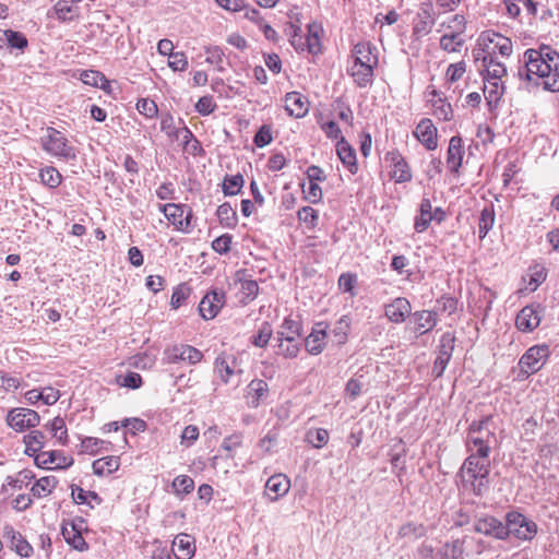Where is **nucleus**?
I'll return each mask as SVG.
<instances>
[{
    "label": "nucleus",
    "mask_w": 559,
    "mask_h": 559,
    "mask_svg": "<svg viewBox=\"0 0 559 559\" xmlns=\"http://www.w3.org/2000/svg\"><path fill=\"white\" fill-rule=\"evenodd\" d=\"M518 75L545 91L559 92V52L548 45L526 49Z\"/></svg>",
    "instance_id": "1"
},
{
    "label": "nucleus",
    "mask_w": 559,
    "mask_h": 559,
    "mask_svg": "<svg viewBox=\"0 0 559 559\" xmlns=\"http://www.w3.org/2000/svg\"><path fill=\"white\" fill-rule=\"evenodd\" d=\"M378 63L377 47L370 41H360L350 51L347 73L358 87L365 88L373 82Z\"/></svg>",
    "instance_id": "2"
},
{
    "label": "nucleus",
    "mask_w": 559,
    "mask_h": 559,
    "mask_svg": "<svg viewBox=\"0 0 559 559\" xmlns=\"http://www.w3.org/2000/svg\"><path fill=\"white\" fill-rule=\"evenodd\" d=\"M490 468V462L466 457L459 471L463 487L477 497L483 496L489 489Z\"/></svg>",
    "instance_id": "3"
},
{
    "label": "nucleus",
    "mask_w": 559,
    "mask_h": 559,
    "mask_svg": "<svg viewBox=\"0 0 559 559\" xmlns=\"http://www.w3.org/2000/svg\"><path fill=\"white\" fill-rule=\"evenodd\" d=\"M43 151L59 160L70 162L76 158V148L70 143L66 134L56 128L48 127L39 139Z\"/></svg>",
    "instance_id": "4"
},
{
    "label": "nucleus",
    "mask_w": 559,
    "mask_h": 559,
    "mask_svg": "<svg viewBox=\"0 0 559 559\" xmlns=\"http://www.w3.org/2000/svg\"><path fill=\"white\" fill-rule=\"evenodd\" d=\"M549 354L550 350L546 344L530 347L519 360L521 379H527L531 374L539 371Z\"/></svg>",
    "instance_id": "5"
},
{
    "label": "nucleus",
    "mask_w": 559,
    "mask_h": 559,
    "mask_svg": "<svg viewBox=\"0 0 559 559\" xmlns=\"http://www.w3.org/2000/svg\"><path fill=\"white\" fill-rule=\"evenodd\" d=\"M504 528H507V537L513 535L522 540H530L537 533L536 523L515 511L507 513Z\"/></svg>",
    "instance_id": "6"
},
{
    "label": "nucleus",
    "mask_w": 559,
    "mask_h": 559,
    "mask_svg": "<svg viewBox=\"0 0 559 559\" xmlns=\"http://www.w3.org/2000/svg\"><path fill=\"white\" fill-rule=\"evenodd\" d=\"M230 287L237 289L235 297L240 306H247L259 295V284L247 276V270L241 269L235 273Z\"/></svg>",
    "instance_id": "7"
},
{
    "label": "nucleus",
    "mask_w": 559,
    "mask_h": 559,
    "mask_svg": "<svg viewBox=\"0 0 559 559\" xmlns=\"http://www.w3.org/2000/svg\"><path fill=\"white\" fill-rule=\"evenodd\" d=\"M159 211L177 230L189 234L192 230V210L187 204H159Z\"/></svg>",
    "instance_id": "8"
},
{
    "label": "nucleus",
    "mask_w": 559,
    "mask_h": 559,
    "mask_svg": "<svg viewBox=\"0 0 559 559\" xmlns=\"http://www.w3.org/2000/svg\"><path fill=\"white\" fill-rule=\"evenodd\" d=\"M203 359L201 350L188 344H175L168 346L164 350V360L167 364H178L187 361L190 365H195Z\"/></svg>",
    "instance_id": "9"
},
{
    "label": "nucleus",
    "mask_w": 559,
    "mask_h": 559,
    "mask_svg": "<svg viewBox=\"0 0 559 559\" xmlns=\"http://www.w3.org/2000/svg\"><path fill=\"white\" fill-rule=\"evenodd\" d=\"M39 414L31 408H12L7 415V424L17 432H22L28 428H34L39 425Z\"/></svg>",
    "instance_id": "10"
},
{
    "label": "nucleus",
    "mask_w": 559,
    "mask_h": 559,
    "mask_svg": "<svg viewBox=\"0 0 559 559\" xmlns=\"http://www.w3.org/2000/svg\"><path fill=\"white\" fill-rule=\"evenodd\" d=\"M226 302V295L223 289L213 288L209 290L199 304V313L202 319L209 321L217 317Z\"/></svg>",
    "instance_id": "11"
},
{
    "label": "nucleus",
    "mask_w": 559,
    "mask_h": 559,
    "mask_svg": "<svg viewBox=\"0 0 559 559\" xmlns=\"http://www.w3.org/2000/svg\"><path fill=\"white\" fill-rule=\"evenodd\" d=\"M455 335L452 332H444L438 345V354L433 362L432 374L435 378L442 377L454 350Z\"/></svg>",
    "instance_id": "12"
},
{
    "label": "nucleus",
    "mask_w": 559,
    "mask_h": 559,
    "mask_svg": "<svg viewBox=\"0 0 559 559\" xmlns=\"http://www.w3.org/2000/svg\"><path fill=\"white\" fill-rule=\"evenodd\" d=\"M544 310L545 308L538 302L523 307L515 319L516 329L523 333L533 332L540 324Z\"/></svg>",
    "instance_id": "13"
},
{
    "label": "nucleus",
    "mask_w": 559,
    "mask_h": 559,
    "mask_svg": "<svg viewBox=\"0 0 559 559\" xmlns=\"http://www.w3.org/2000/svg\"><path fill=\"white\" fill-rule=\"evenodd\" d=\"M35 464L44 469H67L74 464V459L61 450H51L36 454Z\"/></svg>",
    "instance_id": "14"
},
{
    "label": "nucleus",
    "mask_w": 559,
    "mask_h": 559,
    "mask_svg": "<svg viewBox=\"0 0 559 559\" xmlns=\"http://www.w3.org/2000/svg\"><path fill=\"white\" fill-rule=\"evenodd\" d=\"M384 160L392 168L390 176L396 183H405L412 180L411 167L399 150L386 152Z\"/></svg>",
    "instance_id": "15"
},
{
    "label": "nucleus",
    "mask_w": 559,
    "mask_h": 559,
    "mask_svg": "<svg viewBox=\"0 0 559 559\" xmlns=\"http://www.w3.org/2000/svg\"><path fill=\"white\" fill-rule=\"evenodd\" d=\"M436 15L431 3H423L417 12L412 27V36L415 39H420L427 36L435 26Z\"/></svg>",
    "instance_id": "16"
},
{
    "label": "nucleus",
    "mask_w": 559,
    "mask_h": 559,
    "mask_svg": "<svg viewBox=\"0 0 559 559\" xmlns=\"http://www.w3.org/2000/svg\"><path fill=\"white\" fill-rule=\"evenodd\" d=\"M329 324L325 321L316 322L310 334L305 338L306 350L313 356L321 354L326 345Z\"/></svg>",
    "instance_id": "17"
},
{
    "label": "nucleus",
    "mask_w": 559,
    "mask_h": 559,
    "mask_svg": "<svg viewBox=\"0 0 559 559\" xmlns=\"http://www.w3.org/2000/svg\"><path fill=\"white\" fill-rule=\"evenodd\" d=\"M504 523L492 515H484L475 520L474 531L476 533L493 537L500 540L507 538Z\"/></svg>",
    "instance_id": "18"
},
{
    "label": "nucleus",
    "mask_w": 559,
    "mask_h": 559,
    "mask_svg": "<svg viewBox=\"0 0 559 559\" xmlns=\"http://www.w3.org/2000/svg\"><path fill=\"white\" fill-rule=\"evenodd\" d=\"M3 538L9 543L10 548L22 558L32 557L34 549L26 538L12 525H5L2 532Z\"/></svg>",
    "instance_id": "19"
},
{
    "label": "nucleus",
    "mask_w": 559,
    "mask_h": 559,
    "mask_svg": "<svg viewBox=\"0 0 559 559\" xmlns=\"http://www.w3.org/2000/svg\"><path fill=\"white\" fill-rule=\"evenodd\" d=\"M412 305L405 297H396L391 302L384 305L385 318L394 323L401 324L411 316Z\"/></svg>",
    "instance_id": "20"
},
{
    "label": "nucleus",
    "mask_w": 559,
    "mask_h": 559,
    "mask_svg": "<svg viewBox=\"0 0 559 559\" xmlns=\"http://www.w3.org/2000/svg\"><path fill=\"white\" fill-rule=\"evenodd\" d=\"M414 136L428 150L433 151L438 146V131L432 120L423 118L414 131Z\"/></svg>",
    "instance_id": "21"
},
{
    "label": "nucleus",
    "mask_w": 559,
    "mask_h": 559,
    "mask_svg": "<svg viewBox=\"0 0 559 559\" xmlns=\"http://www.w3.org/2000/svg\"><path fill=\"white\" fill-rule=\"evenodd\" d=\"M411 322L414 323V332L423 335L433 330L438 324V311L435 310H418L411 312Z\"/></svg>",
    "instance_id": "22"
},
{
    "label": "nucleus",
    "mask_w": 559,
    "mask_h": 559,
    "mask_svg": "<svg viewBox=\"0 0 559 559\" xmlns=\"http://www.w3.org/2000/svg\"><path fill=\"white\" fill-rule=\"evenodd\" d=\"M284 107L294 118H304L309 111V100L299 92H288L284 97Z\"/></svg>",
    "instance_id": "23"
},
{
    "label": "nucleus",
    "mask_w": 559,
    "mask_h": 559,
    "mask_svg": "<svg viewBox=\"0 0 559 559\" xmlns=\"http://www.w3.org/2000/svg\"><path fill=\"white\" fill-rule=\"evenodd\" d=\"M463 140L459 135H454L449 141L447 152V166L452 174L457 175L463 160Z\"/></svg>",
    "instance_id": "24"
},
{
    "label": "nucleus",
    "mask_w": 559,
    "mask_h": 559,
    "mask_svg": "<svg viewBox=\"0 0 559 559\" xmlns=\"http://www.w3.org/2000/svg\"><path fill=\"white\" fill-rule=\"evenodd\" d=\"M237 360L234 355L219 354L214 361V372L225 384L236 373Z\"/></svg>",
    "instance_id": "25"
},
{
    "label": "nucleus",
    "mask_w": 559,
    "mask_h": 559,
    "mask_svg": "<svg viewBox=\"0 0 559 559\" xmlns=\"http://www.w3.org/2000/svg\"><path fill=\"white\" fill-rule=\"evenodd\" d=\"M302 322L301 320L287 316L284 318L280 330L276 332V341H294L298 340L302 335Z\"/></svg>",
    "instance_id": "26"
},
{
    "label": "nucleus",
    "mask_w": 559,
    "mask_h": 559,
    "mask_svg": "<svg viewBox=\"0 0 559 559\" xmlns=\"http://www.w3.org/2000/svg\"><path fill=\"white\" fill-rule=\"evenodd\" d=\"M481 62L484 67V71L486 74L484 75V81L487 82V79H490L492 82H501V79L507 74V68L504 63L497 61L495 56L490 52H487L481 57Z\"/></svg>",
    "instance_id": "27"
},
{
    "label": "nucleus",
    "mask_w": 559,
    "mask_h": 559,
    "mask_svg": "<svg viewBox=\"0 0 559 559\" xmlns=\"http://www.w3.org/2000/svg\"><path fill=\"white\" fill-rule=\"evenodd\" d=\"M171 551L176 559H191L195 552L194 539L188 534L177 535Z\"/></svg>",
    "instance_id": "28"
},
{
    "label": "nucleus",
    "mask_w": 559,
    "mask_h": 559,
    "mask_svg": "<svg viewBox=\"0 0 559 559\" xmlns=\"http://www.w3.org/2000/svg\"><path fill=\"white\" fill-rule=\"evenodd\" d=\"M81 530V526H78L75 523L66 524L61 527V534L64 540L75 550L85 551L88 549V545L83 538Z\"/></svg>",
    "instance_id": "29"
},
{
    "label": "nucleus",
    "mask_w": 559,
    "mask_h": 559,
    "mask_svg": "<svg viewBox=\"0 0 559 559\" xmlns=\"http://www.w3.org/2000/svg\"><path fill=\"white\" fill-rule=\"evenodd\" d=\"M489 421V416H486L480 420H473L468 426L466 438L497 441L495 432L488 428Z\"/></svg>",
    "instance_id": "30"
},
{
    "label": "nucleus",
    "mask_w": 559,
    "mask_h": 559,
    "mask_svg": "<svg viewBox=\"0 0 559 559\" xmlns=\"http://www.w3.org/2000/svg\"><path fill=\"white\" fill-rule=\"evenodd\" d=\"M269 394V385L266 381L262 379H253L248 384V394L247 397L249 399L248 404L252 408H257L261 402Z\"/></svg>",
    "instance_id": "31"
},
{
    "label": "nucleus",
    "mask_w": 559,
    "mask_h": 559,
    "mask_svg": "<svg viewBox=\"0 0 559 559\" xmlns=\"http://www.w3.org/2000/svg\"><path fill=\"white\" fill-rule=\"evenodd\" d=\"M432 221V205L429 198H423L418 209V215L414 221V229L416 233L426 231Z\"/></svg>",
    "instance_id": "32"
},
{
    "label": "nucleus",
    "mask_w": 559,
    "mask_h": 559,
    "mask_svg": "<svg viewBox=\"0 0 559 559\" xmlns=\"http://www.w3.org/2000/svg\"><path fill=\"white\" fill-rule=\"evenodd\" d=\"M336 152L343 165L355 175L358 170L356 153L344 138L337 142Z\"/></svg>",
    "instance_id": "33"
},
{
    "label": "nucleus",
    "mask_w": 559,
    "mask_h": 559,
    "mask_svg": "<svg viewBox=\"0 0 559 559\" xmlns=\"http://www.w3.org/2000/svg\"><path fill=\"white\" fill-rule=\"evenodd\" d=\"M465 540L456 538L444 543L435 555V559H461L464 554Z\"/></svg>",
    "instance_id": "34"
},
{
    "label": "nucleus",
    "mask_w": 559,
    "mask_h": 559,
    "mask_svg": "<svg viewBox=\"0 0 559 559\" xmlns=\"http://www.w3.org/2000/svg\"><path fill=\"white\" fill-rule=\"evenodd\" d=\"M265 488L270 493H273L271 499L277 500L280 497H283L288 492L290 488V480L284 474H275L267 479Z\"/></svg>",
    "instance_id": "35"
},
{
    "label": "nucleus",
    "mask_w": 559,
    "mask_h": 559,
    "mask_svg": "<svg viewBox=\"0 0 559 559\" xmlns=\"http://www.w3.org/2000/svg\"><path fill=\"white\" fill-rule=\"evenodd\" d=\"M45 435L39 430H32L29 433L24 436L25 443V454L34 457V462L36 461V454L43 453V448L45 447Z\"/></svg>",
    "instance_id": "36"
},
{
    "label": "nucleus",
    "mask_w": 559,
    "mask_h": 559,
    "mask_svg": "<svg viewBox=\"0 0 559 559\" xmlns=\"http://www.w3.org/2000/svg\"><path fill=\"white\" fill-rule=\"evenodd\" d=\"M352 328V318L349 314H343L333 325L331 334L336 345L346 344Z\"/></svg>",
    "instance_id": "37"
},
{
    "label": "nucleus",
    "mask_w": 559,
    "mask_h": 559,
    "mask_svg": "<svg viewBox=\"0 0 559 559\" xmlns=\"http://www.w3.org/2000/svg\"><path fill=\"white\" fill-rule=\"evenodd\" d=\"M119 466L120 457L114 455L97 459L92 464L93 473L97 476L110 475L118 471Z\"/></svg>",
    "instance_id": "38"
},
{
    "label": "nucleus",
    "mask_w": 559,
    "mask_h": 559,
    "mask_svg": "<svg viewBox=\"0 0 559 559\" xmlns=\"http://www.w3.org/2000/svg\"><path fill=\"white\" fill-rule=\"evenodd\" d=\"M503 91L504 86L502 83L492 82L490 79H487V82H485L484 94L490 111L498 108Z\"/></svg>",
    "instance_id": "39"
},
{
    "label": "nucleus",
    "mask_w": 559,
    "mask_h": 559,
    "mask_svg": "<svg viewBox=\"0 0 559 559\" xmlns=\"http://www.w3.org/2000/svg\"><path fill=\"white\" fill-rule=\"evenodd\" d=\"M35 478V474L31 469H22L14 476H8L5 483L2 486L3 491H8L9 488L21 490L27 487L31 481Z\"/></svg>",
    "instance_id": "40"
},
{
    "label": "nucleus",
    "mask_w": 559,
    "mask_h": 559,
    "mask_svg": "<svg viewBox=\"0 0 559 559\" xmlns=\"http://www.w3.org/2000/svg\"><path fill=\"white\" fill-rule=\"evenodd\" d=\"M55 476H45L35 481L31 488V492L35 498H45L49 496L58 485Z\"/></svg>",
    "instance_id": "41"
},
{
    "label": "nucleus",
    "mask_w": 559,
    "mask_h": 559,
    "mask_svg": "<svg viewBox=\"0 0 559 559\" xmlns=\"http://www.w3.org/2000/svg\"><path fill=\"white\" fill-rule=\"evenodd\" d=\"M216 215L219 224L225 228L233 229L238 224L237 213L229 202L221 204L216 210Z\"/></svg>",
    "instance_id": "42"
},
{
    "label": "nucleus",
    "mask_w": 559,
    "mask_h": 559,
    "mask_svg": "<svg viewBox=\"0 0 559 559\" xmlns=\"http://www.w3.org/2000/svg\"><path fill=\"white\" fill-rule=\"evenodd\" d=\"M71 3V0H59L53 5V12L60 22H71L79 15V9L74 8Z\"/></svg>",
    "instance_id": "43"
},
{
    "label": "nucleus",
    "mask_w": 559,
    "mask_h": 559,
    "mask_svg": "<svg viewBox=\"0 0 559 559\" xmlns=\"http://www.w3.org/2000/svg\"><path fill=\"white\" fill-rule=\"evenodd\" d=\"M308 33L305 36L306 51L311 55H318L321 51L320 26L316 23L308 24Z\"/></svg>",
    "instance_id": "44"
},
{
    "label": "nucleus",
    "mask_w": 559,
    "mask_h": 559,
    "mask_svg": "<svg viewBox=\"0 0 559 559\" xmlns=\"http://www.w3.org/2000/svg\"><path fill=\"white\" fill-rule=\"evenodd\" d=\"M80 79L84 84L99 87L104 91H107L110 86L106 76L97 70H84L82 71Z\"/></svg>",
    "instance_id": "45"
},
{
    "label": "nucleus",
    "mask_w": 559,
    "mask_h": 559,
    "mask_svg": "<svg viewBox=\"0 0 559 559\" xmlns=\"http://www.w3.org/2000/svg\"><path fill=\"white\" fill-rule=\"evenodd\" d=\"M245 183L243 176L241 174L237 175H226L223 179L222 189L223 193L226 197H234L240 193Z\"/></svg>",
    "instance_id": "46"
},
{
    "label": "nucleus",
    "mask_w": 559,
    "mask_h": 559,
    "mask_svg": "<svg viewBox=\"0 0 559 559\" xmlns=\"http://www.w3.org/2000/svg\"><path fill=\"white\" fill-rule=\"evenodd\" d=\"M273 335V328L269 321H263L257 333L251 336V344L259 348H265Z\"/></svg>",
    "instance_id": "47"
},
{
    "label": "nucleus",
    "mask_w": 559,
    "mask_h": 559,
    "mask_svg": "<svg viewBox=\"0 0 559 559\" xmlns=\"http://www.w3.org/2000/svg\"><path fill=\"white\" fill-rule=\"evenodd\" d=\"M495 224V210L492 205L485 206L479 215L478 229L479 238L484 239Z\"/></svg>",
    "instance_id": "48"
},
{
    "label": "nucleus",
    "mask_w": 559,
    "mask_h": 559,
    "mask_svg": "<svg viewBox=\"0 0 559 559\" xmlns=\"http://www.w3.org/2000/svg\"><path fill=\"white\" fill-rule=\"evenodd\" d=\"M47 427L61 445H67L69 443L68 429L62 417H55L48 423Z\"/></svg>",
    "instance_id": "49"
},
{
    "label": "nucleus",
    "mask_w": 559,
    "mask_h": 559,
    "mask_svg": "<svg viewBox=\"0 0 559 559\" xmlns=\"http://www.w3.org/2000/svg\"><path fill=\"white\" fill-rule=\"evenodd\" d=\"M39 178L41 183L50 189L59 187L62 181V175L53 166L41 168L39 170Z\"/></svg>",
    "instance_id": "50"
},
{
    "label": "nucleus",
    "mask_w": 559,
    "mask_h": 559,
    "mask_svg": "<svg viewBox=\"0 0 559 559\" xmlns=\"http://www.w3.org/2000/svg\"><path fill=\"white\" fill-rule=\"evenodd\" d=\"M3 35L7 39L10 49H17L24 51L28 47V39L26 36L17 31L5 29Z\"/></svg>",
    "instance_id": "51"
},
{
    "label": "nucleus",
    "mask_w": 559,
    "mask_h": 559,
    "mask_svg": "<svg viewBox=\"0 0 559 559\" xmlns=\"http://www.w3.org/2000/svg\"><path fill=\"white\" fill-rule=\"evenodd\" d=\"M464 45V39L459 33L444 34L440 38V48L447 52H457Z\"/></svg>",
    "instance_id": "52"
},
{
    "label": "nucleus",
    "mask_w": 559,
    "mask_h": 559,
    "mask_svg": "<svg viewBox=\"0 0 559 559\" xmlns=\"http://www.w3.org/2000/svg\"><path fill=\"white\" fill-rule=\"evenodd\" d=\"M204 52L206 55V62L215 66L218 71L224 70V49L219 46H205Z\"/></svg>",
    "instance_id": "53"
},
{
    "label": "nucleus",
    "mask_w": 559,
    "mask_h": 559,
    "mask_svg": "<svg viewBox=\"0 0 559 559\" xmlns=\"http://www.w3.org/2000/svg\"><path fill=\"white\" fill-rule=\"evenodd\" d=\"M459 300L450 295H442L436 300V309L439 313H448L449 316L457 311Z\"/></svg>",
    "instance_id": "54"
},
{
    "label": "nucleus",
    "mask_w": 559,
    "mask_h": 559,
    "mask_svg": "<svg viewBox=\"0 0 559 559\" xmlns=\"http://www.w3.org/2000/svg\"><path fill=\"white\" fill-rule=\"evenodd\" d=\"M171 486L176 496H185L193 491L194 481L188 475H179L173 480Z\"/></svg>",
    "instance_id": "55"
},
{
    "label": "nucleus",
    "mask_w": 559,
    "mask_h": 559,
    "mask_svg": "<svg viewBox=\"0 0 559 559\" xmlns=\"http://www.w3.org/2000/svg\"><path fill=\"white\" fill-rule=\"evenodd\" d=\"M426 533H427V530L424 524L407 522L399 528L397 535L401 538H406V537L420 538V537L425 536Z\"/></svg>",
    "instance_id": "56"
},
{
    "label": "nucleus",
    "mask_w": 559,
    "mask_h": 559,
    "mask_svg": "<svg viewBox=\"0 0 559 559\" xmlns=\"http://www.w3.org/2000/svg\"><path fill=\"white\" fill-rule=\"evenodd\" d=\"M278 352L277 354L287 359H294L300 352L301 344L298 340L294 341H276Z\"/></svg>",
    "instance_id": "57"
},
{
    "label": "nucleus",
    "mask_w": 559,
    "mask_h": 559,
    "mask_svg": "<svg viewBox=\"0 0 559 559\" xmlns=\"http://www.w3.org/2000/svg\"><path fill=\"white\" fill-rule=\"evenodd\" d=\"M491 35L492 37L488 35L489 43L493 44L495 38L497 39L491 53L493 55L496 52V49H498L501 56L509 57L512 53V41L509 38L495 32Z\"/></svg>",
    "instance_id": "58"
},
{
    "label": "nucleus",
    "mask_w": 559,
    "mask_h": 559,
    "mask_svg": "<svg viewBox=\"0 0 559 559\" xmlns=\"http://www.w3.org/2000/svg\"><path fill=\"white\" fill-rule=\"evenodd\" d=\"M297 218L304 223L307 228L314 229L318 225L319 214L318 211L311 206H302L297 212Z\"/></svg>",
    "instance_id": "59"
},
{
    "label": "nucleus",
    "mask_w": 559,
    "mask_h": 559,
    "mask_svg": "<svg viewBox=\"0 0 559 559\" xmlns=\"http://www.w3.org/2000/svg\"><path fill=\"white\" fill-rule=\"evenodd\" d=\"M191 294V288L188 284L181 283L174 287L170 306L173 309H178L181 305L186 302Z\"/></svg>",
    "instance_id": "60"
},
{
    "label": "nucleus",
    "mask_w": 559,
    "mask_h": 559,
    "mask_svg": "<svg viewBox=\"0 0 559 559\" xmlns=\"http://www.w3.org/2000/svg\"><path fill=\"white\" fill-rule=\"evenodd\" d=\"M329 438V431L324 428L309 430L306 436L307 441L316 449L323 448L328 443Z\"/></svg>",
    "instance_id": "61"
},
{
    "label": "nucleus",
    "mask_w": 559,
    "mask_h": 559,
    "mask_svg": "<svg viewBox=\"0 0 559 559\" xmlns=\"http://www.w3.org/2000/svg\"><path fill=\"white\" fill-rule=\"evenodd\" d=\"M431 102L433 107V115L439 120L449 121L452 119L453 110L450 103L445 102V99H442L440 97Z\"/></svg>",
    "instance_id": "62"
},
{
    "label": "nucleus",
    "mask_w": 559,
    "mask_h": 559,
    "mask_svg": "<svg viewBox=\"0 0 559 559\" xmlns=\"http://www.w3.org/2000/svg\"><path fill=\"white\" fill-rule=\"evenodd\" d=\"M337 284L342 292L349 294L352 297L356 295L355 286L357 285V275L355 273H342Z\"/></svg>",
    "instance_id": "63"
},
{
    "label": "nucleus",
    "mask_w": 559,
    "mask_h": 559,
    "mask_svg": "<svg viewBox=\"0 0 559 559\" xmlns=\"http://www.w3.org/2000/svg\"><path fill=\"white\" fill-rule=\"evenodd\" d=\"M117 383L120 386L136 390L142 386L143 380L140 373L134 371L127 372L123 377H117Z\"/></svg>",
    "instance_id": "64"
}]
</instances>
